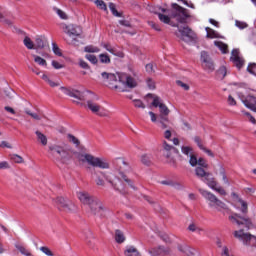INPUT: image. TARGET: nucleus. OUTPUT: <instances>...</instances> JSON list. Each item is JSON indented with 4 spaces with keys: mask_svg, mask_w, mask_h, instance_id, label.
Returning a JSON list of instances; mask_svg holds the SVG:
<instances>
[{
    "mask_svg": "<svg viewBox=\"0 0 256 256\" xmlns=\"http://www.w3.org/2000/svg\"><path fill=\"white\" fill-rule=\"evenodd\" d=\"M233 235L235 239L242 241L244 245H251V241H254V247H256V236L245 232V229L235 230Z\"/></svg>",
    "mask_w": 256,
    "mask_h": 256,
    "instance_id": "9d476101",
    "label": "nucleus"
},
{
    "mask_svg": "<svg viewBox=\"0 0 256 256\" xmlns=\"http://www.w3.org/2000/svg\"><path fill=\"white\" fill-rule=\"evenodd\" d=\"M89 209L91 213L97 217H105V211H107L103 202L97 198L89 205Z\"/></svg>",
    "mask_w": 256,
    "mask_h": 256,
    "instance_id": "f8f14e48",
    "label": "nucleus"
},
{
    "mask_svg": "<svg viewBox=\"0 0 256 256\" xmlns=\"http://www.w3.org/2000/svg\"><path fill=\"white\" fill-rule=\"evenodd\" d=\"M117 165L120 169L119 176L111 177L104 175L106 181L110 183L115 191H119V193L122 194L127 193V187H130V189L137 191V187H135L133 180L125 175V171H129V164H127V162H125V160L123 159H118Z\"/></svg>",
    "mask_w": 256,
    "mask_h": 256,
    "instance_id": "f03ea898",
    "label": "nucleus"
},
{
    "mask_svg": "<svg viewBox=\"0 0 256 256\" xmlns=\"http://www.w3.org/2000/svg\"><path fill=\"white\" fill-rule=\"evenodd\" d=\"M125 256H141V253H139V250L135 248L134 246H128L126 247L124 251Z\"/></svg>",
    "mask_w": 256,
    "mask_h": 256,
    "instance_id": "393cba45",
    "label": "nucleus"
},
{
    "mask_svg": "<svg viewBox=\"0 0 256 256\" xmlns=\"http://www.w3.org/2000/svg\"><path fill=\"white\" fill-rule=\"evenodd\" d=\"M85 58L90 61V63H93V65H96L97 63V56L93 55V54H86Z\"/></svg>",
    "mask_w": 256,
    "mask_h": 256,
    "instance_id": "3c124183",
    "label": "nucleus"
},
{
    "mask_svg": "<svg viewBox=\"0 0 256 256\" xmlns=\"http://www.w3.org/2000/svg\"><path fill=\"white\" fill-rule=\"evenodd\" d=\"M188 230L192 233H199L200 231H202L201 227H199V225H197L196 223H191L188 226Z\"/></svg>",
    "mask_w": 256,
    "mask_h": 256,
    "instance_id": "58836bf2",
    "label": "nucleus"
},
{
    "mask_svg": "<svg viewBox=\"0 0 256 256\" xmlns=\"http://www.w3.org/2000/svg\"><path fill=\"white\" fill-rule=\"evenodd\" d=\"M77 198L83 203V205H88V207L96 199L95 196H91V194L85 191L77 192Z\"/></svg>",
    "mask_w": 256,
    "mask_h": 256,
    "instance_id": "4468645a",
    "label": "nucleus"
},
{
    "mask_svg": "<svg viewBox=\"0 0 256 256\" xmlns=\"http://www.w3.org/2000/svg\"><path fill=\"white\" fill-rule=\"evenodd\" d=\"M194 142L197 144L199 149H201V151H204V153H207L209 157H215V154H213L210 149L204 147L203 141L199 138V136L194 137Z\"/></svg>",
    "mask_w": 256,
    "mask_h": 256,
    "instance_id": "412c9836",
    "label": "nucleus"
},
{
    "mask_svg": "<svg viewBox=\"0 0 256 256\" xmlns=\"http://www.w3.org/2000/svg\"><path fill=\"white\" fill-rule=\"evenodd\" d=\"M146 71L147 73H155V67L153 66V64H147Z\"/></svg>",
    "mask_w": 256,
    "mask_h": 256,
    "instance_id": "774afa93",
    "label": "nucleus"
},
{
    "mask_svg": "<svg viewBox=\"0 0 256 256\" xmlns=\"http://www.w3.org/2000/svg\"><path fill=\"white\" fill-rule=\"evenodd\" d=\"M52 51L54 55H57L58 57H63V53L61 52V48L56 43L52 44Z\"/></svg>",
    "mask_w": 256,
    "mask_h": 256,
    "instance_id": "79ce46f5",
    "label": "nucleus"
},
{
    "mask_svg": "<svg viewBox=\"0 0 256 256\" xmlns=\"http://www.w3.org/2000/svg\"><path fill=\"white\" fill-rule=\"evenodd\" d=\"M206 37L207 39H223V36L219 32L213 30L212 28L206 27Z\"/></svg>",
    "mask_w": 256,
    "mask_h": 256,
    "instance_id": "5701e85b",
    "label": "nucleus"
},
{
    "mask_svg": "<svg viewBox=\"0 0 256 256\" xmlns=\"http://www.w3.org/2000/svg\"><path fill=\"white\" fill-rule=\"evenodd\" d=\"M215 174L218 175V177H221V180L223 181L224 185L227 187L231 186V182H229V178L227 177V172L225 171V168L223 166L218 165L216 168Z\"/></svg>",
    "mask_w": 256,
    "mask_h": 256,
    "instance_id": "a211bd4d",
    "label": "nucleus"
},
{
    "mask_svg": "<svg viewBox=\"0 0 256 256\" xmlns=\"http://www.w3.org/2000/svg\"><path fill=\"white\" fill-rule=\"evenodd\" d=\"M25 113L26 115L32 117V119H34L35 121H41V116L39 114L31 112V110L29 109H25Z\"/></svg>",
    "mask_w": 256,
    "mask_h": 256,
    "instance_id": "a19ab883",
    "label": "nucleus"
},
{
    "mask_svg": "<svg viewBox=\"0 0 256 256\" xmlns=\"http://www.w3.org/2000/svg\"><path fill=\"white\" fill-rule=\"evenodd\" d=\"M99 59H100L101 63H106V64L111 63V58H109V55H107V54H100Z\"/></svg>",
    "mask_w": 256,
    "mask_h": 256,
    "instance_id": "09e8293b",
    "label": "nucleus"
},
{
    "mask_svg": "<svg viewBox=\"0 0 256 256\" xmlns=\"http://www.w3.org/2000/svg\"><path fill=\"white\" fill-rule=\"evenodd\" d=\"M160 183L161 185H167L168 187H173L174 189H183V186L179 184V182H175L173 180H163Z\"/></svg>",
    "mask_w": 256,
    "mask_h": 256,
    "instance_id": "a878e982",
    "label": "nucleus"
},
{
    "mask_svg": "<svg viewBox=\"0 0 256 256\" xmlns=\"http://www.w3.org/2000/svg\"><path fill=\"white\" fill-rule=\"evenodd\" d=\"M189 10L179 6L178 4H172V10L170 17L162 13H158V19L166 25H171V19H176L178 23H187V19H191Z\"/></svg>",
    "mask_w": 256,
    "mask_h": 256,
    "instance_id": "20e7f679",
    "label": "nucleus"
},
{
    "mask_svg": "<svg viewBox=\"0 0 256 256\" xmlns=\"http://www.w3.org/2000/svg\"><path fill=\"white\" fill-rule=\"evenodd\" d=\"M1 169H11V165L7 161L0 162V170Z\"/></svg>",
    "mask_w": 256,
    "mask_h": 256,
    "instance_id": "e2e57ef3",
    "label": "nucleus"
},
{
    "mask_svg": "<svg viewBox=\"0 0 256 256\" xmlns=\"http://www.w3.org/2000/svg\"><path fill=\"white\" fill-rule=\"evenodd\" d=\"M79 66H80L82 69H89V64H87V62H85L83 59H80V60H79Z\"/></svg>",
    "mask_w": 256,
    "mask_h": 256,
    "instance_id": "338daca9",
    "label": "nucleus"
},
{
    "mask_svg": "<svg viewBox=\"0 0 256 256\" xmlns=\"http://www.w3.org/2000/svg\"><path fill=\"white\" fill-rule=\"evenodd\" d=\"M235 25L238 27V29H246L247 27V23L241 22L239 20H236Z\"/></svg>",
    "mask_w": 256,
    "mask_h": 256,
    "instance_id": "680f3d73",
    "label": "nucleus"
},
{
    "mask_svg": "<svg viewBox=\"0 0 256 256\" xmlns=\"http://www.w3.org/2000/svg\"><path fill=\"white\" fill-rule=\"evenodd\" d=\"M181 151L183 155H186V157H189V164L191 167H197V165H200V167H209L207 164V161L203 158H197L195 154L193 153V148L190 146H182Z\"/></svg>",
    "mask_w": 256,
    "mask_h": 256,
    "instance_id": "6e6552de",
    "label": "nucleus"
},
{
    "mask_svg": "<svg viewBox=\"0 0 256 256\" xmlns=\"http://www.w3.org/2000/svg\"><path fill=\"white\" fill-rule=\"evenodd\" d=\"M32 57H34L35 63H38V65H42V67H47V61L45 59L35 54H32Z\"/></svg>",
    "mask_w": 256,
    "mask_h": 256,
    "instance_id": "c9c22d12",
    "label": "nucleus"
},
{
    "mask_svg": "<svg viewBox=\"0 0 256 256\" xmlns=\"http://www.w3.org/2000/svg\"><path fill=\"white\" fill-rule=\"evenodd\" d=\"M230 59L238 69H241V67H243L245 63V61L243 60V58H241V55L239 54V50L237 49L232 50Z\"/></svg>",
    "mask_w": 256,
    "mask_h": 256,
    "instance_id": "f3484780",
    "label": "nucleus"
},
{
    "mask_svg": "<svg viewBox=\"0 0 256 256\" xmlns=\"http://www.w3.org/2000/svg\"><path fill=\"white\" fill-rule=\"evenodd\" d=\"M108 7H109L111 13L114 15V17H121V13L119 11H117V8L113 2H110L108 4Z\"/></svg>",
    "mask_w": 256,
    "mask_h": 256,
    "instance_id": "e433bc0d",
    "label": "nucleus"
},
{
    "mask_svg": "<svg viewBox=\"0 0 256 256\" xmlns=\"http://www.w3.org/2000/svg\"><path fill=\"white\" fill-rule=\"evenodd\" d=\"M115 241L116 243H125V234L121 230L115 231Z\"/></svg>",
    "mask_w": 256,
    "mask_h": 256,
    "instance_id": "c756f323",
    "label": "nucleus"
},
{
    "mask_svg": "<svg viewBox=\"0 0 256 256\" xmlns=\"http://www.w3.org/2000/svg\"><path fill=\"white\" fill-rule=\"evenodd\" d=\"M85 53H99L101 51L97 46L88 45L84 48Z\"/></svg>",
    "mask_w": 256,
    "mask_h": 256,
    "instance_id": "4c0bfd02",
    "label": "nucleus"
},
{
    "mask_svg": "<svg viewBox=\"0 0 256 256\" xmlns=\"http://www.w3.org/2000/svg\"><path fill=\"white\" fill-rule=\"evenodd\" d=\"M54 201L59 211H64V213H75L77 211L75 203L67 198L57 197Z\"/></svg>",
    "mask_w": 256,
    "mask_h": 256,
    "instance_id": "1a4fd4ad",
    "label": "nucleus"
},
{
    "mask_svg": "<svg viewBox=\"0 0 256 256\" xmlns=\"http://www.w3.org/2000/svg\"><path fill=\"white\" fill-rule=\"evenodd\" d=\"M133 103L138 109H145V104L141 100H133Z\"/></svg>",
    "mask_w": 256,
    "mask_h": 256,
    "instance_id": "bf43d9fd",
    "label": "nucleus"
},
{
    "mask_svg": "<svg viewBox=\"0 0 256 256\" xmlns=\"http://www.w3.org/2000/svg\"><path fill=\"white\" fill-rule=\"evenodd\" d=\"M242 103L247 107V109L256 113V98L254 96L249 95L246 98H242Z\"/></svg>",
    "mask_w": 256,
    "mask_h": 256,
    "instance_id": "6ab92c4d",
    "label": "nucleus"
},
{
    "mask_svg": "<svg viewBox=\"0 0 256 256\" xmlns=\"http://www.w3.org/2000/svg\"><path fill=\"white\" fill-rule=\"evenodd\" d=\"M149 115L152 123H157V125H159V116H157V114L151 111L149 112Z\"/></svg>",
    "mask_w": 256,
    "mask_h": 256,
    "instance_id": "5fc2aeb1",
    "label": "nucleus"
},
{
    "mask_svg": "<svg viewBox=\"0 0 256 256\" xmlns=\"http://www.w3.org/2000/svg\"><path fill=\"white\" fill-rule=\"evenodd\" d=\"M211 60V57H209V54L205 51L201 52V61L202 63H207L208 61Z\"/></svg>",
    "mask_w": 256,
    "mask_h": 256,
    "instance_id": "864d4df0",
    "label": "nucleus"
},
{
    "mask_svg": "<svg viewBox=\"0 0 256 256\" xmlns=\"http://www.w3.org/2000/svg\"><path fill=\"white\" fill-rule=\"evenodd\" d=\"M148 97H152V105L153 107L159 108V115H158V127L161 129H169V126L171 125V121L169 120V113H171V110H169V107L165 105L161 98L158 96H153V94H148Z\"/></svg>",
    "mask_w": 256,
    "mask_h": 256,
    "instance_id": "39448f33",
    "label": "nucleus"
},
{
    "mask_svg": "<svg viewBox=\"0 0 256 256\" xmlns=\"http://www.w3.org/2000/svg\"><path fill=\"white\" fill-rule=\"evenodd\" d=\"M227 101H228V105H230L231 107L237 105V101L231 95L228 96V100Z\"/></svg>",
    "mask_w": 256,
    "mask_h": 256,
    "instance_id": "0e129e2a",
    "label": "nucleus"
},
{
    "mask_svg": "<svg viewBox=\"0 0 256 256\" xmlns=\"http://www.w3.org/2000/svg\"><path fill=\"white\" fill-rule=\"evenodd\" d=\"M53 11H55V13H57V15L60 17V19H67V14L63 10H61L57 7H54Z\"/></svg>",
    "mask_w": 256,
    "mask_h": 256,
    "instance_id": "de8ad7c7",
    "label": "nucleus"
},
{
    "mask_svg": "<svg viewBox=\"0 0 256 256\" xmlns=\"http://www.w3.org/2000/svg\"><path fill=\"white\" fill-rule=\"evenodd\" d=\"M199 193L208 201V205L211 209H216V211H221L222 209H227V204L221 201L215 194L203 189L199 188Z\"/></svg>",
    "mask_w": 256,
    "mask_h": 256,
    "instance_id": "0eeeda50",
    "label": "nucleus"
},
{
    "mask_svg": "<svg viewBox=\"0 0 256 256\" xmlns=\"http://www.w3.org/2000/svg\"><path fill=\"white\" fill-rule=\"evenodd\" d=\"M217 75L221 79H225V76L227 75V68L225 66H221L217 71Z\"/></svg>",
    "mask_w": 256,
    "mask_h": 256,
    "instance_id": "37998d69",
    "label": "nucleus"
},
{
    "mask_svg": "<svg viewBox=\"0 0 256 256\" xmlns=\"http://www.w3.org/2000/svg\"><path fill=\"white\" fill-rule=\"evenodd\" d=\"M141 163L149 167L153 163V156L151 154H143L141 156Z\"/></svg>",
    "mask_w": 256,
    "mask_h": 256,
    "instance_id": "c85d7f7f",
    "label": "nucleus"
},
{
    "mask_svg": "<svg viewBox=\"0 0 256 256\" xmlns=\"http://www.w3.org/2000/svg\"><path fill=\"white\" fill-rule=\"evenodd\" d=\"M148 252L151 254V256H159L167 253V250H165L163 246H160L156 248H151Z\"/></svg>",
    "mask_w": 256,
    "mask_h": 256,
    "instance_id": "bb28decb",
    "label": "nucleus"
},
{
    "mask_svg": "<svg viewBox=\"0 0 256 256\" xmlns=\"http://www.w3.org/2000/svg\"><path fill=\"white\" fill-rule=\"evenodd\" d=\"M52 67H54V69H63L65 66H63V64L53 60L52 61Z\"/></svg>",
    "mask_w": 256,
    "mask_h": 256,
    "instance_id": "69168bd1",
    "label": "nucleus"
},
{
    "mask_svg": "<svg viewBox=\"0 0 256 256\" xmlns=\"http://www.w3.org/2000/svg\"><path fill=\"white\" fill-rule=\"evenodd\" d=\"M205 169H207V167L197 165L195 169L196 177H198V179H202V181H204V183H206V185H208L210 189L216 191V193H218L222 197H225V195H227V191H225L223 187L218 186L217 180H215V178H209L211 174L209 172H206Z\"/></svg>",
    "mask_w": 256,
    "mask_h": 256,
    "instance_id": "423d86ee",
    "label": "nucleus"
},
{
    "mask_svg": "<svg viewBox=\"0 0 256 256\" xmlns=\"http://www.w3.org/2000/svg\"><path fill=\"white\" fill-rule=\"evenodd\" d=\"M15 248L17 251H19V253H21V255L31 256V251H29V249H27V247H25L23 244L16 243Z\"/></svg>",
    "mask_w": 256,
    "mask_h": 256,
    "instance_id": "cd10ccee",
    "label": "nucleus"
},
{
    "mask_svg": "<svg viewBox=\"0 0 256 256\" xmlns=\"http://www.w3.org/2000/svg\"><path fill=\"white\" fill-rule=\"evenodd\" d=\"M96 185H99L100 187H105V181L101 179L99 175L96 174V179H95Z\"/></svg>",
    "mask_w": 256,
    "mask_h": 256,
    "instance_id": "4d7b16f0",
    "label": "nucleus"
},
{
    "mask_svg": "<svg viewBox=\"0 0 256 256\" xmlns=\"http://www.w3.org/2000/svg\"><path fill=\"white\" fill-rule=\"evenodd\" d=\"M163 150H164V152H166V151H177V149L175 147H173L172 145H169L167 142L163 143Z\"/></svg>",
    "mask_w": 256,
    "mask_h": 256,
    "instance_id": "6e6d98bb",
    "label": "nucleus"
},
{
    "mask_svg": "<svg viewBox=\"0 0 256 256\" xmlns=\"http://www.w3.org/2000/svg\"><path fill=\"white\" fill-rule=\"evenodd\" d=\"M101 77L104 83L111 85V87L114 89H119V86L116 85L118 79L119 83H122V85H125L129 89H134V87H137V81H135V78L127 74L115 75L113 73L102 72Z\"/></svg>",
    "mask_w": 256,
    "mask_h": 256,
    "instance_id": "7ed1b4c3",
    "label": "nucleus"
},
{
    "mask_svg": "<svg viewBox=\"0 0 256 256\" xmlns=\"http://www.w3.org/2000/svg\"><path fill=\"white\" fill-rule=\"evenodd\" d=\"M228 219L233 225H237V227H244L247 231L251 229V220H249V218H245L237 213H233L228 217Z\"/></svg>",
    "mask_w": 256,
    "mask_h": 256,
    "instance_id": "9b49d317",
    "label": "nucleus"
},
{
    "mask_svg": "<svg viewBox=\"0 0 256 256\" xmlns=\"http://www.w3.org/2000/svg\"><path fill=\"white\" fill-rule=\"evenodd\" d=\"M176 85H178V87H182L184 91H189V86L181 80L176 81Z\"/></svg>",
    "mask_w": 256,
    "mask_h": 256,
    "instance_id": "13d9d810",
    "label": "nucleus"
},
{
    "mask_svg": "<svg viewBox=\"0 0 256 256\" xmlns=\"http://www.w3.org/2000/svg\"><path fill=\"white\" fill-rule=\"evenodd\" d=\"M40 251L42 253H44V255H47V256H55V254L53 253V251H51V249H49V247L47 246H42L40 247Z\"/></svg>",
    "mask_w": 256,
    "mask_h": 256,
    "instance_id": "49530a36",
    "label": "nucleus"
},
{
    "mask_svg": "<svg viewBox=\"0 0 256 256\" xmlns=\"http://www.w3.org/2000/svg\"><path fill=\"white\" fill-rule=\"evenodd\" d=\"M23 43H24V45H25V47L26 48H28V49H35V43H33L32 41H31V38H29V36H26L25 38H24V40H23Z\"/></svg>",
    "mask_w": 256,
    "mask_h": 256,
    "instance_id": "f704fd0d",
    "label": "nucleus"
},
{
    "mask_svg": "<svg viewBox=\"0 0 256 256\" xmlns=\"http://www.w3.org/2000/svg\"><path fill=\"white\" fill-rule=\"evenodd\" d=\"M214 45L215 47H218V49H220V51H222V53H228V46L227 44L221 42V41H214Z\"/></svg>",
    "mask_w": 256,
    "mask_h": 256,
    "instance_id": "2f4dec72",
    "label": "nucleus"
},
{
    "mask_svg": "<svg viewBox=\"0 0 256 256\" xmlns=\"http://www.w3.org/2000/svg\"><path fill=\"white\" fill-rule=\"evenodd\" d=\"M45 47V40H43L41 37H36L34 49H43Z\"/></svg>",
    "mask_w": 256,
    "mask_h": 256,
    "instance_id": "473e14b6",
    "label": "nucleus"
},
{
    "mask_svg": "<svg viewBox=\"0 0 256 256\" xmlns=\"http://www.w3.org/2000/svg\"><path fill=\"white\" fill-rule=\"evenodd\" d=\"M36 139L42 145L43 147H46V145L49 143V139L47 138V135H45L40 130L35 131Z\"/></svg>",
    "mask_w": 256,
    "mask_h": 256,
    "instance_id": "aec40b11",
    "label": "nucleus"
},
{
    "mask_svg": "<svg viewBox=\"0 0 256 256\" xmlns=\"http://www.w3.org/2000/svg\"><path fill=\"white\" fill-rule=\"evenodd\" d=\"M0 23H3L4 25H7L8 27H11L13 25V21L5 18V16H3V14L1 12H0Z\"/></svg>",
    "mask_w": 256,
    "mask_h": 256,
    "instance_id": "c03bdc74",
    "label": "nucleus"
},
{
    "mask_svg": "<svg viewBox=\"0 0 256 256\" xmlns=\"http://www.w3.org/2000/svg\"><path fill=\"white\" fill-rule=\"evenodd\" d=\"M238 203H240V205H241V211H242V213H247V211H248L247 202H245V201L242 200V199H239V200H238Z\"/></svg>",
    "mask_w": 256,
    "mask_h": 256,
    "instance_id": "603ef678",
    "label": "nucleus"
},
{
    "mask_svg": "<svg viewBox=\"0 0 256 256\" xmlns=\"http://www.w3.org/2000/svg\"><path fill=\"white\" fill-rule=\"evenodd\" d=\"M67 139L69 143H73V145H75L76 147H79V145H81V141H79L77 137L73 136V134H67Z\"/></svg>",
    "mask_w": 256,
    "mask_h": 256,
    "instance_id": "72a5a7b5",
    "label": "nucleus"
},
{
    "mask_svg": "<svg viewBox=\"0 0 256 256\" xmlns=\"http://www.w3.org/2000/svg\"><path fill=\"white\" fill-rule=\"evenodd\" d=\"M60 90L68 97H73L74 99H78L79 101H83V93L79 90H73L67 87H60Z\"/></svg>",
    "mask_w": 256,
    "mask_h": 256,
    "instance_id": "dca6fc26",
    "label": "nucleus"
},
{
    "mask_svg": "<svg viewBox=\"0 0 256 256\" xmlns=\"http://www.w3.org/2000/svg\"><path fill=\"white\" fill-rule=\"evenodd\" d=\"M11 161H14V163H23V157L17 154H12L10 156Z\"/></svg>",
    "mask_w": 256,
    "mask_h": 256,
    "instance_id": "8fccbe9b",
    "label": "nucleus"
},
{
    "mask_svg": "<svg viewBox=\"0 0 256 256\" xmlns=\"http://www.w3.org/2000/svg\"><path fill=\"white\" fill-rule=\"evenodd\" d=\"M96 7H98V9H101L102 11H107V4H105V2L103 0H96L94 1Z\"/></svg>",
    "mask_w": 256,
    "mask_h": 256,
    "instance_id": "ea45409f",
    "label": "nucleus"
},
{
    "mask_svg": "<svg viewBox=\"0 0 256 256\" xmlns=\"http://www.w3.org/2000/svg\"><path fill=\"white\" fill-rule=\"evenodd\" d=\"M203 67L208 73H213L215 71V64L213 63V60H208V62L203 63Z\"/></svg>",
    "mask_w": 256,
    "mask_h": 256,
    "instance_id": "7c9ffc66",
    "label": "nucleus"
},
{
    "mask_svg": "<svg viewBox=\"0 0 256 256\" xmlns=\"http://www.w3.org/2000/svg\"><path fill=\"white\" fill-rule=\"evenodd\" d=\"M101 46L104 47V49H106V51H108L109 53H115V49L111 47V44L102 43Z\"/></svg>",
    "mask_w": 256,
    "mask_h": 256,
    "instance_id": "052dcab7",
    "label": "nucleus"
},
{
    "mask_svg": "<svg viewBox=\"0 0 256 256\" xmlns=\"http://www.w3.org/2000/svg\"><path fill=\"white\" fill-rule=\"evenodd\" d=\"M64 33L69 35V37H79L83 30L79 26H75L73 24L67 25L64 28Z\"/></svg>",
    "mask_w": 256,
    "mask_h": 256,
    "instance_id": "2eb2a0df",
    "label": "nucleus"
},
{
    "mask_svg": "<svg viewBox=\"0 0 256 256\" xmlns=\"http://www.w3.org/2000/svg\"><path fill=\"white\" fill-rule=\"evenodd\" d=\"M178 250L181 251V253H185L187 256H197V251L187 245H179Z\"/></svg>",
    "mask_w": 256,
    "mask_h": 256,
    "instance_id": "4be33fe9",
    "label": "nucleus"
},
{
    "mask_svg": "<svg viewBox=\"0 0 256 256\" xmlns=\"http://www.w3.org/2000/svg\"><path fill=\"white\" fill-rule=\"evenodd\" d=\"M48 153L62 165H68L73 157L72 155H74L80 163H87L91 167H98L99 169H109V162H107V160L95 157L91 154L73 151L69 145L65 143L49 145Z\"/></svg>",
    "mask_w": 256,
    "mask_h": 256,
    "instance_id": "f257e3e1",
    "label": "nucleus"
},
{
    "mask_svg": "<svg viewBox=\"0 0 256 256\" xmlns=\"http://www.w3.org/2000/svg\"><path fill=\"white\" fill-rule=\"evenodd\" d=\"M177 37L181 39L182 41H185V43H189L193 41V30L189 27H183L178 29V33H176Z\"/></svg>",
    "mask_w": 256,
    "mask_h": 256,
    "instance_id": "ddd939ff",
    "label": "nucleus"
},
{
    "mask_svg": "<svg viewBox=\"0 0 256 256\" xmlns=\"http://www.w3.org/2000/svg\"><path fill=\"white\" fill-rule=\"evenodd\" d=\"M173 153H175V151H166L164 152V157H166V159H169V163H172L174 165L175 159L173 158Z\"/></svg>",
    "mask_w": 256,
    "mask_h": 256,
    "instance_id": "a18cd8bd",
    "label": "nucleus"
},
{
    "mask_svg": "<svg viewBox=\"0 0 256 256\" xmlns=\"http://www.w3.org/2000/svg\"><path fill=\"white\" fill-rule=\"evenodd\" d=\"M86 105L92 113H99V111H101V105L97 104L93 100H88Z\"/></svg>",
    "mask_w": 256,
    "mask_h": 256,
    "instance_id": "b1692460",
    "label": "nucleus"
}]
</instances>
